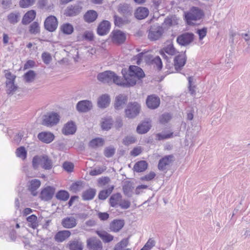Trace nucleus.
Wrapping results in <instances>:
<instances>
[{
  "label": "nucleus",
  "mask_w": 250,
  "mask_h": 250,
  "mask_svg": "<svg viewBox=\"0 0 250 250\" xmlns=\"http://www.w3.org/2000/svg\"><path fill=\"white\" fill-rule=\"evenodd\" d=\"M125 70H123L122 71L124 78V80H122L124 87L134 85L137 80L144 78L145 76L142 68L135 65H130L128 73H125Z\"/></svg>",
  "instance_id": "nucleus-1"
},
{
  "label": "nucleus",
  "mask_w": 250,
  "mask_h": 250,
  "mask_svg": "<svg viewBox=\"0 0 250 250\" xmlns=\"http://www.w3.org/2000/svg\"><path fill=\"white\" fill-rule=\"evenodd\" d=\"M97 79L104 83L111 84L114 83L117 85L123 86L122 79L111 71H105L100 73L97 75Z\"/></svg>",
  "instance_id": "nucleus-2"
},
{
  "label": "nucleus",
  "mask_w": 250,
  "mask_h": 250,
  "mask_svg": "<svg viewBox=\"0 0 250 250\" xmlns=\"http://www.w3.org/2000/svg\"><path fill=\"white\" fill-rule=\"evenodd\" d=\"M204 16L203 12L199 8L192 7L189 11L185 14V19L188 24L193 25L194 21L199 20Z\"/></svg>",
  "instance_id": "nucleus-3"
},
{
  "label": "nucleus",
  "mask_w": 250,
  "mask_h": 250,
  "mask_svg": "<svg viewBox=\"0 0 250 250\" xmlns=\"http://www.w3.org/2000/svg\"><path fill=\"white\" fill-rule=\"evenodd\" d=\"M59 121V115L57 113L51 112L43 116L42 124L47 127H51L57 125Z\"/></svg>",
  "instance_id": "nucleus-4"
},
{
  "label": "nucleus",
  "mask_w": 250,
  "mask_h": 250,
  "mask_svg": "<svg viewBox=\"0 0 250 250\" xmlns=\"http://www.w3.org/2000/svg\"><path fill=\"white\" fill-rule=\"evenodd\" d=\"M141 110V105L137 102L129 103L125 110L126 117L134 118L137 116Z\"/></svg>",
  "instance_id": "nucleus-5"
},
{
  "label": "nucleus",
  "mask_w": 250,
  "mask_h": 250,
  "mask_svg": "<svg viewBox=\"0 0 250 250\" xmlns=\"http://www.w3.org/2000/svg\"><path fill=\"white\" fill-rule=\"evenodd\" d=\"M164 33L162 27L158 25L151 26L148 34V38L151 41H156L159 39Z\"/></svg>",
  "instance_id": "nucleus-6"
},
{
  "label": "nucleus",
  "mask_w": 250,
  "mask_h": 250,
  "mask_svg": "<svg viewBox=\"0 0 250 250\" xmlns=\"http://www.w3.org/2000/svg\"><path fill=\"white\" fill-rule=\"evenodd\" d=\"M174 160L175 158L172 154L164 156L159 161L158 169L161 171H167Z\"/></svg>",
  "instance_id": "nucleus-7"
},
{
  "label": "nucleus",
  "mask_w": 250,
  "mask_h": 250,
  "mask_svg": "<svg viewBox=\"0 0 250 250\" xmlns=\"http://www.w3.org/2000/svg\"><path fill=\"white\" fill-rule=\"evenodd\" d=\"M88 250H103L102 242L96 237H91L86 240Z\"/></svg>",
  "instance_id": "nucleus-8"
},
{
  "label": "nucleus",
  "mask_w": 250,
  "mask_h": 250,
  "mask_svg": "<svg viewBox=\"0 0 250 250\" xmlns=\"http://www.w3.org/2000/svg\"><path fill=\"white\" fill-rule=\"evenodd\" d=\"M194 35L191 33H185L177 38L178 43L182 46H187L191 43L194 40Z\"/></svg>",
  "instance_id": "nucleus-9"
},
{
  "label": "nucleus",
  "mask_w": 250,
  "mask_h": 250,
  "mask_svg": "<svg viewBox=\"0 0 250 250\" xmlns=\"http://www.w3.org/2000/svg\"><path fill=\"white\" fill-rule=\"evenodd\" d=\"M82 7L75 4L68 6L64 11V14L66 17H74L79 15L82 11Z\"/></svg>",
  "instance_id": "nucleus-10"
},
{
  "label": "nucleus",
  "mask_w": 250,
  "mask_h": 250,
  "mask_svg": "<svg viewBox=\"0 0 250 250\" xmlns=\"http://www.w3.org/2000/svg\"><path fill=\"white\" fill-rule=\"evenodd\" d=\"M177 50L174 48L173 44L170 42L167 44L160 51V55L162 57L168 61V57L166 55V53L171 56L175 55L177 53Z\"/></svg>",
  "instance_id": "nucleus-11"
},
{
  "label": "nucleus",
  "mask_w": 250,
  "mask_h": 250,
  "mask_svg": "<svg viewBox=\"0 0 250 250\" xmlns=\"http://www.w3.org/2000/svg\"><path fill=\"white\" fill-rule=\"evenodd\" d=\"M58 21L57 18L54 16H50L48 17L44 21L45 28L50 31H54L58 27Z\"/></svg>",
  "instance_id": "nucleus-12"
},
{
  "label": "nucleus",
  "mask_w": 250,
  "mask_h": 250,
  "mask_svg": "<svg viewBox=\"0 0 250 250\" xmlns=\"http://www.w3.org/2000/svg\"><path fill=\"white\" fill-rule=\"evenodd\" d=\"M55 191V188L51 186H47L42 190L40 197L42 200L45 201L50 200L52 198Z\"/></svg>",
  "instance_id": "nucleus-13"
},
{
  "label": "nucleus",
  "mask_w": 250,
  "mask_h": 250,
  "mask_svg": "<svg viewBox=\"0 0 250 250\" xmlns=\"http://www.w3.org/2000/svg\"><path fill=\"white\" fill-rule=\"evenodd\" d=\"M187 61L185 54H180L176 56L174 59V67L176 71L181 70L185 65Z\"/></svg>",
  "instance_id": "nucleus-14"
},
{
  "label": "nucleus",
  "mask_w": 250,
  "mask_h": 250,
  "mask_svg": "<svg viewBox=\"0 0 250 250\" xmlns=\"http://www.w3.org/2000/svg\"><path fill=\"white\" fill-rule=\"evenodd\" d=\"M111 36L113 42L118 44L124 43L126 39L125 34L120 30H113Z\"/></svg>",
  "instance_id": "nucleus-15"
},
{
  "label": "nucleus",
  "mask_w": 250,
  "mask_h": 250,
  "mask_svg": "<svg viewBox=\"0 0 250 250\" xmlns=\"http://www.w3.org/2000/svg\"><path fill=\"white\" fill-rule=\"evenodd\" d=\"M160 104V98L155 95L148 96L146 100V105L150 109H154L157 108L159 106Z\"/></svg>",
  "instance_id": "nucleus-16"
},
{
  "label": "nucleus",
  "mask_w": 250,
  "mask_h": 250,
  "mask_svg": "<svg viewBox=\"0 0 250 250\" xmlns=\"http://www.w3.org/2000/svg\"><path fill=\"white\" fill-rule=\"evenodd\" d=\"M110 25L109 21L105 20L103 21L97 28L98 34L101 36L107 34L109 31Z\"/></svg>",
  "instance_id": "nucleus-17"
},
{
  "label": "nucleus",
  "mask_w": 250,
  "mask_h": 250,
  "mask_svg": "<svg viewBox=\"0 0 250 250\" xmlns=\"http://www.w3.org/2000/svg\"><path fill=\"white\" fill-rule=\"evenodd\" d=\"M92 107L91 102L87 100L80 101L77 104V110L82 112H87L91 109Z\"/></svg>",
  "instance_id": "nucleus-18"
},
{
  "label": "nucleus",
  "mask_w": 250,
  "mask_h": 250,
  "mask_svg": "<svg viewBox=\"0 0 250 250\" xmlns=\"http://www.w3.org/2000/svg\"><path fill=\"white\" fill-rule=\"evenodd\" d=\"M77 224V220L73 216L66 217L62 221V226L66 229L73 228L76 226Z\"/></svg>",
  "instance_id": "nucleus-19"
},
{
  "label": "nucleus",
  "mask_w": 250,
  "mask_h": 250,
  "mask_svg": "<svg viewBox=\"0 0 250 250\" xmlns=\"http://www.w3.org/2000/svg\"><path fill=\"white\" fill-rule=\"evenodd\" d=\"M76 131V126L72 121L67 122L63 126L62 132L64 135L73 134Z\"/></svg>",
  "instance_id": "nucleus-20"
},
{
  "label": "nucleus",
  "mask_w": 250,
  "mask_h": 250,
  "mask_svg": "<svg viewBox=\"0 0 250 250\" xmlns=\"http://www.w3.org/2000/svg\"><path fill=\"white\" fill-rule=\"evenodd\" d=\"M38 138L42 142L49 144L53 141L54 135L51 132H42L39 133Z\"/></svg>",
  "instance_id": "nucleus-21"
},
{
  "label": "nucleus",
  "mask_w": 250,
  "mask_h": 250,
  "mask_svg": "<svg viewBox=\"0 0 250 250\" xmlns=\"http://www.w3.org/2000/svg\"><path fill=\"white\" fill-rule=\"evenodd\" d=\"M127 101V97L122 94L116 96L115 100L114 107L117 110L123 108L124 105Z\"/></svg>",
  "instance_id": "nucleus-22"
},
{
  "label": "nucleus",
  "mask_w": 250,
  "mask_h": 250,
  "mask_svg": "<svg viewBox=\"0 0 250 250\" xmlns=\"http://www.w3.org/2000/svg\"><path fill=\"white\" fill-rule=\"evenodd\" d=\"M118 10L125 17L131 16L133 12L132 8L126 3L120 4L118 6Z\"/></svg>",
  "instance_id": "nucleus-23"
},
{
  "label": "nucleus",
  "mask_w": 250,
  "mask_h": 250,
  "mask_svg": "<svg viewBox=\"0 0 250 250\" xmlns=\"http://www.w3.org/2000/svg\"><path fill=\"white\" fill-rule=\"evenodd\" d=\"M124 225V220L115 219L110 224V229L111 231L117 232L123 228Z\"/></svg>",
  "instance_id": "nucleus-24"
},
{
  "label": "nucleus",
  "mask_w": 250,
  "mask_h": 250,
  "mask_svg": "<svg viewBox=\"0 0 250 250\" xmlns=\"http://www.w3.org/2000/svg\"><path fill=\"white\" fill-rule=\"evenodd\" d=\"M71 235L69 230H64L58 232L55 235V240L58 242H62L68 238Z\"/></svg>",
  "instance_id": "nucleus-25"
},
{
  "label": "nucleus",
  "mask_w": 250,
  "mask_h": 250,
  "mask_svg": "<svg viewBox=\"0 0 250 250\" xmlns=\"http://www.w3.org/2000/svg\"><path fill=\"white\" fill-rule=\"evenodd\" d=\"M149 14L148 9L144 7H138L135 12V17L139 20H142L146 18Z\"/></svg>",
  "instance_id": "nucleus-26"
},
{
  "label": "nucleus",
  "mask_w": 250,
  "mask_h": 250,
  "mask_svg": "<svg viewBox=\"0 0 250 250\" xmlns=\"http://www.w3.org/2000/svg\"><path fill=\"white\" fill-rule=\"evenodd\" d=\"M41 186V181L37 179H34L30 181V185L29 186V189L30 191L31 194L33 196L37 195V189Z\"/></svg>",
  "instance_id": "nucleus-27"
},
{
  "label": "nucleus",
  "mask_w": 250,
  "mask_h": 250,
  "mask_svg": "<svg viewBox=\"0 0 250 250\" xmlns=\"http://www.w3.org/2000/svg\"><path fill=\"white\" fill-rule=\"evenodd\" d=\"M110 97L107 94H103L98 98V105L101 108H105L109 104Z\"/></svg>",
  "instance_id": "nucleus-28"
},
{
  "label": "nucleus",
  "mask_w": 250,
  "mask_h": 250,
  "mask_svg": "<svg viewBox=\"0 0 250 250\" xmlns=\"http://www.w3.org/2000/svg\"><path fill=\"white\" fill-rule=\"evenodd\" d=\"M36 15V12L34 10H30L27 12L22 18V23L24 25L28 24L34 20Z\"/></svg>",
  "instance_id": "nucleus-29"
},
{
  "label": "nucleus",
  "mask_w": 250,
  "mask_h": 250,
  "mask_svg": "<svg viewBox=\"0 0 250 250\" xmlns=\"http://www.w3.org/2000/svg\"><path fill=\"white\" fill-rule=\"evenodd\" d=\"M41 166L42 168L44 169H51L53 166L52 160L48 157V156L42 155Z\"/></svg>",
  "instance_id": "nucleus-30"
},
{
  "label": "nucleus",
  "mask_w": 250,
  "mask_h": 250,
  "mask_svg": "<svg viewBox=\"0 0 250 250\" xmlns=\"http://www.w3.org/2000/svg\"><path fill=\"white\" fill-rule=\"evenodd\" d=\"M150 127V124L148 122H143L138 125L136 131L139 134H145L149 131Z\"/></svg>",
  "instance_id": "nucleus-31"
},
{
  "label": "nucleus",
  "mask_w": 250,
  "mask_h": 250,
  "mask_svg": "<svg viewBox=\"0 0 250 250\" xmlns=\"http://www.w3.org/2000/svg\"><path fill=\"white\" fill-rule=\"evenodd\" d=\"M122 197V195L119 193H117L111 195L109 198V204L110 206L114 208L119 207Z\"/></svg>",
  "instance_id": "nucleus-32"
},
{
  "label": "nucleus",
  "mask_w": 250,
  "mask_h": 250,
  "mask_svg": "<svg viewBox=\"0 0 250 250\" xmlns=\"http://www.w3.org/2000/svg\"><path fill=\"white\" fill-rule=\"evenodd\" d=\"M96 233L104 243H109L113 240V236L105 231H97Z\"/></svg>",
  "instance_id": "nucleus-33"
},
{
  "label": "nucleus",
  "mask_w": 250,
  "mask_h": 250,
  "mask_svg": "<svg viewBox=\"0 0 250 250\" xmlns=\"http://www.w3.org/2000/svg\"><path fill=\"white\" fill-rule=\"evenodd\" d=\"M96 192L95 189L90 188L83 192L82 198L84 201L92 200L95 197Z\"/></svg>",
  "instance_id": "nucleus-34"
},
{
  "label": "nucleus",
  "mask_w": 250,
  "mask_h": 250,
  "mask_svg": "<svg viewBox=\"0 0 250 250\" xmlns=\"http://www.w3.org/2000/svg\"><path fill=\"white\" fill-rule=\"evenodd\" d=\"M98 16L97 13L94 10L88 11L84 15V19L87 22H92L96 20Z\"/></svg>",
  "instance_id": "nucleus-35"
},
{
  "label": "nucleus",
  "mask_w": 250,
  "mask_h": 250,
  "mask_svg": "<svg viewBox=\"0 0 250 250\" xmlns=\"http://www.w3.org/2000/svg\"><path fill=\"white\" fill-rule=\"evenodd\" d=\"M147 166L148 165L146 161H140L135 163L133 169L137 172H143L147 168Z\"/></svg>",
  "instance_id": "nucleus-36"
},
{
  "label": "nucleus",
  "mask_w": 250,
  "mask_h": 250,
  "mask_svg": "<svg viewBox=\"0 0 250 250\" xmlns=\"http://www.w3.org/2000/svg\"><path fill=\"white\" fill-rule=\"evenodd\" d=\"M104 143V140L101 138H96L92 139L89 143V146L93 148L103 146Z\"/></svg>",
  "instance_id": "nucleus-37"
},
{
  "label": "nucleus",
  "mask_w": 250,
  "mask_h": 250,
  "mask_svg": "<svg viewBox=\"0 0 250 250\" xmlns=\"http://www.w3.org/2000/svg\"><path fill=\"white\" fill-rule=\"evenodd\" d=\"M20 18V14L17 12H11L7 16V20L11 24H15L18 22Z\"/></svg>",
  "instance_id": "nucleus-38"
},
{
  "label": "nucleus",
  "mask_w": 250,
  "mask_h": 250,
  "mask_svg": "<svg viewBox=\"0 0 250 250\" xmlns=\"http://www.w3.org/2000/svg\"><path fill=\"white\" fill-rule=\"evenodd\" d=\"M26 220L28 223V226L34 229H36L39 226L37 217L35 215L32 214L27 217Z\"/></svg>",
  "instance_id": "nucleus-39"
},
{
  "label": "nucleus",
  "mask_w": 250,
  "mask_h": 250,
  "mask_svg": "<svg viewBox=\"0 0 250 250\" xmlns=\"http://www.w3.org/2000/svg\"><path fill=\"white\" fill-rule=\"evenodd\" d=\"M115 25L119 27H122L124 25L128 23L130 21L126 19H123L122 18L118 16L115 15L114 16Z\"/></svg>",
  "instance_id": "nucleus-40"
},
{
  "label": "nucleus",
  "mask_w": 250,
  "mask_h": 250,
  "mask_svg": "<svg viewBox=\"0 0 250 250\" xmlns=\"http://www.w3.org/2000/svg\"><path fill=\"white\" fill-rule=\"evenodd\" d=\"M61 30L64 34L66 35H70L73 32L74 28L71 24L69 23H66L63 24L61 26Z\"/></svg>",
  "instance_id": "nucleus-41"
},
{
  "label": "nucleus",
  "mask_w": 250,
  "mask_h": 250,
  "mask_svg": "<svg viewBox=\"0 0 250 250\" xmlns=\"http://www.w3.org/2000/svg\"><path fill=\"white\" fill-rule=\"evenodd\" d=\"M113 187H111L107 189L103 190L101 191L98 195V198L100 200H104L111 194L113 189Z\"/></svg>",
  "instance_id": "nucleus-42"
},
{
  "label": "nucleus",
  "mask_w": 250,
  "mask_h": 250,
  "mask_svg": "<svg viewBox=\"0 0 250 250\" xmlns=\"http://www.w3.org/2000/svg\"><path fill=\"white\" fill-rule=\"evenodd\" d=\"M70 250H82L83 246L82 242L78 240H74L70 242L69 244Z\"/></svg>",
  "instance_id": "nucleus-43"
},
{
  "label": "nucleus",
  "mask_w": 250,
  "mask_h": 250,
  "mask_svg": "<svg viewBox=\"0 0 250 250\" xmlns=\"http://www.w3.org/2000/svg\"><path fill=\"white\" fill-rule=\"evenodd\" d=\"M83 187V183L81 181H77L71 185L70 190L74 193H77L80 191Z\"/></svg>",
  "instance_id": "nucleus-44"
},
{
  "label": "nucleus",
  "mask_w": 250,
  "mask_h": 250,
  "mask_svg": "<svg viewBox=\"0 0 250 250\" xmlns=\"http://www.w3.org/2000/svg\"><path fill=\"white\" fill-rule=\"evenodd\" d=\"M151 64L156 67L158 70L162 69L163 67V63L160 57L156 56L151 61Z\"/></svg>",
  "instance_id": "nucleus-45"
},
{
  "label": "nucleus",
  "mask_w": 250,
  "mask_h": 250,
  "mask_svg": "<svg viewBox=\"0 0 250 250\" xmlns=\"http://www.w3.org/2000/svg\"><path fill=\"white\" fill-rule=\"evenodd\" d=\"M16 154L18 157L25 160L27 157V151L24 146H20L16 149Z\"/></svg>",
  "instance_id": "nucleus-46"
},
{
  "label": "nucleus",
  "mask_w": 250,
  "mask_h": 250,
  "mask_svg": "<svg viewBox=\"0 0 250 250\" xmlns=\"http://www.w3.org/2000/svg\"><path fill=\"white\" fill-rule=\"evenodd\" d=\"M113 120L111 118L105 119L102 122V128L103 130H108L111 128Z\"/></svg>",
  "instance_id": "nucleus-47"
},
{
  "label": "nucleus",
  "mask_w": 250,
  "mask_h": 250,
  "mask_svg": "<svg viewBox=\"0 0 250 250\" xmlns=\"http://www.w3.org/2000/svg\"><path fill=\"white\" fill-rule=\"evenodd\" d=\"M129 243L128 238L122 239L120 242L118 243L114 247V250H121L126 247Z\"/></svg>",
  "instance_id": "nucleus-48"
},
{
  "label": "nucleus",
  "mask_w": 250,
  "mask_h": 250,
  "mask_svg": "<svg viewBox=\"0 0 250 250\" xmlns=\"http://www.w3.org/2000/svg\"><path fill=\"white\" fill-rule=\"evenodd\" d=\"M133 188L131 183L129 182L125 184L123 188L124 194L127 196H131Z\"/></svg>",
  "instance_id": "nucleus-49"
},
{
  "label": "nucleus",
  "mask_w": 250,
  "mask_h": 250,
  "mask_svg": "<svg viewBox=\"0 0 250 250\" xmlns=\"http://www.w3.org/2000/svg\"><path fill=\"white\" fill-rule=\"evenodd\" d=\"M56 197L58 199L66 201L69 197V194L66 191L60 190L56 194Z\"/></svg>",
  "instance_id": "nucleus-50"
},
{
  "label": "nucleus",
  "mask_w": 250,
  "mask_h": 250,
  "mask_svg": "<svg viewBox=\"0 0 250 250\" xmlns=\"http://www.w3.org/2000/svg\"><path fill=\"white\" fill-rule=\"evenodd\" d=\"M36 74L33 70H29L24 75V78L27 83L32 82L35 78Z\"/></svg>",
  "instance_id": "nucleus-51"
},
{
  "label": "nucleus",
  "mask_w": 250,
  "mask_h": 250,
  "mask_svg": "<svg viewBox=\"0 0 250 250\" xmlns=\"http://www.w3.org/2000/svg\"><path fill=\"white\" fill-rule=\"evenodd\" d=\"M29 31L32 34H37L40 32V26L38 22H33L29 26Z\"/></svg>",
  "instance_id": "nucleus-52"
},
{
  "label": "nucleus",
  "mask_w": 250,
  "mask_h": 250,
  "mask_svg": "<svg viewBox=\"0 0 250 250\" xmlns=\"http://www.w3.org/2000/svg\"><path fill=\"white\" fill-rule=\"evenodd\" d=\"M115 150V148L112 146L106 147L104 150V155L107 158H110L114 155Z\"/></svg>",
  "instance_id": "nucleus-53"
},
{
  "label": "nucleus",
  "mask_w": 250,
  "mask_h": 250,
  "mask_svg": "<svg viewBox=\"0 0 250 250\" xmlns=\"http://www.w3.org/2000/svg\"><path fill=\"white\" fill-rule=\"evenodd\" d=\"M6 91L8 94H13L17 90V86L14 83L6 82Z\"/></svg>",
  "instance_id": "nucleus-54"
},
{
  "label": "nucleus",
  "mask_w": 250,
  "mask_h": 250,
  "mask_svg": "<svg viewBox=\"0 0 250 250\" xmlns=\"http://www.w3.org/2000/svg\"><path fill=\"white\" fill-rule=\"evenodd\" d=\"M42 156H35L32 160V166L35 169L38 168L40 165L41 166Z\"/></svg>",
  "instance_id": "nucleus-55"
},
{
  "label": "nucleus",
  "mask_w": 250,
  "mask_h": 250,
  "mask_svg": "<svg viewBox=\"0 0 250 250\" xmlns=\"http://www.w3.org/2000/svg\"><path fill=\"white\" fill-rule=\"evenodd\" d=\"M35 1L36 0H21L19 4L21 7L25 8L32 5Z\"/></svg>",
  "instance_id": "nucleus-56"
},
{
  "label": "nucleus",
  "mask_w": 250,
  "mask_h": 250,
  "mask_svg": "<svg viewBox=\"0 0 250 250\" xmlns=\"http://www.w3.org/2000/svg\"><path fill=\"white\" fill-rule=\"evenodd\" d=\"M136 141L135 137L133 136H127L123 139V143L125 146H128L134 143Z\"/></svg>",
  "instance_id": "nucleus-57"
},
{
  "label": "nucleus",
  "mask_w": 250,
  "mask_h": 250,
  "mask_svg": "<svg viewBox=\"0 0 250 250\" xmlns=\"http://www.w3.org/2000/svg\"><path fill=\"white\" fill-rule=\"evenodd\" d=\"M155 241L152 238H149L146 243L141 250H149L155 246Z\"/></svg>",
  "instance_id": "nucleus-58"
},
{
  "label": "nucleus",
  "mask_w": 250,
  "mask_h": 250,
  "mask_svg": "<svg viewBox=\"0 0 250 250\" xmlns=\"http://www.w3.org/2000/svg\"><path fill=\"white\" fill-rule=\"evenodd\" d=\"M42 58L43 62L46 64H49L52 60L50 54L49 53L45 52L42 54Z\"/></svg>",
  "instance_id": "nucleus-59"
},
{
  "label": "nucleus",
  "mask_w": 250,
  "mask_h": 250,
  "mask_svg": "<svg viewBox=\"0 0 250 250\" xmlns=\"http://www.w3.org/2000/svg\"><path fill=\"white\" fill-rule=\"evenodd\" d=\"M171 118L169 113H165L162 115L160 118V122L161 124H165L167 123Z\"/></svg>",
  "instance_id": "nucleus-60"
},
{
  "label": "nucleus",
  "mask_w": 250,
  "mask_h": 250,
  "mask_svg": "<svg viewBox=\"0 0 250 250\" xmlns=\"http://www.w3.org/2000/svg\"><path fill=\"white\" fill-rule=\"evenodd\" d=\"M63 169L68 172L73 171L74 165L73 163L68 162H65L62 165Z\"/></svg>",
  "instance_id": "nucleus-61"
},
{
  "label": "nucleus",
  "mask_w": 250,
  "mask_h": 250,
  "mask_svg": "<svg viewBox=\"0 0 250 250\" xmlns=\"http://www.w3.org/2000/svg\"><path fill=\"white\" fill-rule=\"evenodd\" d=\"M173 136V132L169 133H158L157 134V137L159 140L167 139L172 137Z\"/></svg>",
  "instance_id": "nucleus-62"
},
{
  "label": "nucleus",
  "mask_w": 250,
  "mask_h": 250,
  "mask_svg": "<svg viewBox=\"0 0 250 250\" xmlns=\"http://www.w3.org/2000/svg\"><path fill=\"white\" fill-rule=\"evenodd\" d=\"M119 206L123 209H127L130 206V202L128 200L121 199Z\"/></svg>",
  "instance_id": "nucleus-63"
},
{
  "label": "nucleus",
  "mask_w": 250,
  "mask_h": 250,
  "mask_svg": "<svg viewBox=\"0 0 250 250\" xmlns=\"http://www.w3.org/2000/svg\"><path fill=\"white\" fill-rule=\"evenodd\" d=\"M83 38L88 41H92L94 39V34L92 31H86L83 35Z\"/></svg>",
  "instance_id": "nucleus-64"
}]
</instances>
